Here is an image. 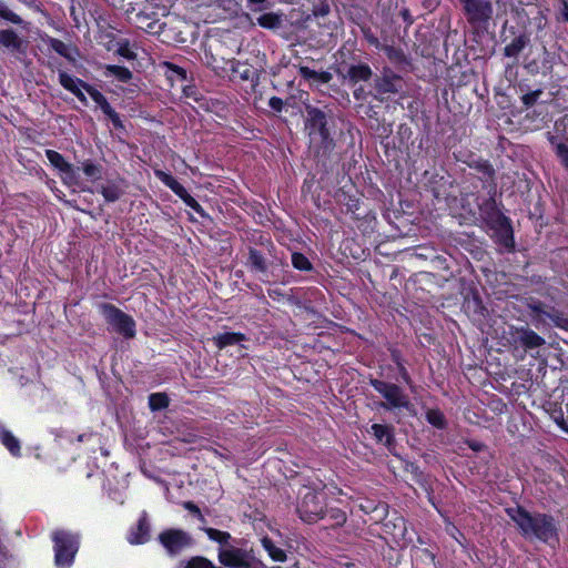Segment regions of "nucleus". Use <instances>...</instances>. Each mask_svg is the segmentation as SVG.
I'll return each instance as SVG.
<instances>
[{"mask_svg":"<svg viewBox=\"0 0 568 568\" xmlns=\"http://www.w3.org/2000/svg\"><path fill=\"white\" fill-rule=\"evenodd\" d=\"M304 128L317 162L325 166V160L336 148L338 116L332 108L307 104Z\"/></svg>","mask_w":568,"mask_h":568,"instance_id":"f257e3e1","label":"nucleus"},{"mask_svg":"<svg viewBox=\"0 0 568 568\" xmlns=\"http://www.w3.org/2000/svg\"><path fill=\"white\" fill-rule=\"evenodd\" d=\"M505 513L515 523L521 537L536 538L545 544L559 541L558 525L554 516L547 513H529L523 506L507 508Z\"/></svg>","mask_w":568,"mask_h":568,"instance_id":"f03ea898","label":"nucleus"},{"mask_svg":"<svg viewBox=\"0 0 568 568\" xmlns=\"http://www.w3.org/2000/svg\"><path fill=\"white\" fill-rule=\"evenodd\" d=\"M369 386L383 398L378 406L385 410L406 412L409 416H416L417 409L405 388L399 384L369 377Z\"/></svg>","mask_w":568,"mask_h":568,"instance_id":"7ed1b4c3","label":"nucleus"},{"mask_svg":"<svg viewBox=\"0 0 568 568\" xmlns=\"http://www.w3.org/2000/svg\"><path fill=\"white\" fill-rule=\"evenodd\" d=\"M506 343L515 356L523 358L527 354L534 355L546 344V339L539 333L532 331L528 324L513 326L506 332Z\"/></svg>","mask_w":568,"mask_h":568,"instance_id":"20e7f679","label":"nucleus"},{"mask_svg":"<svg viewBox=\"0 0 568 568\" xmlns=\"http://www.w3.org/2000/svg\"><path fill=\"white\" fill-rule=\"evenodd\" d=\"M54 565L57 568H70L74 557L79 552L81 536L65 529H57L52 532Z\"/></svg>","mask_w":568,"mask_h":568,"instance_id":"39448f33","label":"nucleus"},{"mask_svg":"<svg viewBox=\"0 0 568 568\" xmlns=\"http://www.w3.org/2000/svg\"><path fill=\"white\" fill-rule=\"evenodd\" d=\"M326 499L327 497L323 489L306 488L297 501L296 513L298 518L306 524H314L323 519Z\"/></svg>","mask_w":568,"mask_h":568,"instance_id":"423d86ee","label":"nucleus"},{"mask_svg":"<svg viewBox=\"0 0 568 568\" xmlns=\"http://www.w3.org/2000/svg\"><path fill=\"white\" fill-rule=\"evenodd\" d=\"M99 312L105 323L119 335L126 339L135 336V322L132 316L125 314L111 303H101Z\"/></svg>","mask_w":568,"mask_h":568,"instance_id":"0eeeda50","label":"nucleus"},{"mask_svg":"<svg viewBox=\"0 0 568 568\" xmlns=\"http://www.w3.org/2000/svg\"><path fill=\"white\" fill-rule=\"evenodd\" d=\"M59 83L63 89L71 92L74 97H77L83 105H88L89 101L84 93L87 91L92 100L99 105L106 98L104 94L99 91L94 85L89 82H85L82 78H73V75H69L63 71H59Z\"/></svg>","mask_w":568,"mask_h":568,"instance_id":"6e6552de","label":"nucleus"},{"mask_svg":"<svg viewBox=\"0 0 568 568\" xmlns=\"http://www.w3.org/2000/svg\"><path fill=\"white\" fill-rule=\"evenodd\" d=\"M568 119L561 118L555 121L554 131L546 133V139L551 146L562 169L568 173Z\"/></svg>","mask_w":568,"mask_h":568,"instance_id":"1a4fd4ad","label":"nucleus"},{"mask_svg":"<svg viewBox=\"0 0 568 568\" xmlns=\"http://www.w3.org/2000/svg\"><path fill=\"white\" fill-rule=\"evenodd\" d=\"M455 160L464 162L468 168L475 170L479 174L483 187L487 189L488 193H496V170L488 159L476 156L474 153H470L467 155V159L455 154Z\"/></svg>","mask_w":568,"mask_h":568,"instance_id":"9d476101","label":"nucleus"},{"mask_svg":"<svg viewBox=\"0 0 568 568\" xmlns=\"http://www.w3.org/2000/svg\"><path fill=\"white\" fill-rule=\"evenodd\" d=\"M405 80L389 68H384L379 75L374 78V98L383 101L385 95L397 94L404 90Z\"/></svg>","mask_w":568,"mask_h":568,"instance_id":"9b49d317","label":"nucleus"},{"mask_svg":"<svg viewBox=\"0 0 568 568\" xmlns=\"http://www.w3.org/2000/svg\"><path fill=\"white\" fill-rule=\"evenodd\" d=\"M154 174L166 187H169L175 195H178L184 202V205L186 207L192 209L202 217L209 216L205 209L187 193L184 186L181 183H179L178 180L171 173H168L162 170H155Z\"/></svg>","mask_w":568,"mask_h":568,"instance_id":"f8f14e48","label":"nucleus"},{"mask_svg":"<svg viewBox=\"0 0 568 568\" xmlns=\"http://www.w3.org/2000/svg\"><path fill=\"white\" fill-rule=\"evenodd\" d=\"M159 541L169 555L175 556L193 544L189 532L181 528H168L159 535Z\"/></svg>","mask_w":568,"mask_h":568,"instance_id":"ddd939ff","label":"nucleus"},{"mask_svg":"<svg viewBox=\"0 0 568 568\" xmlns=\"http://www.w3.org/2000/svg\"><path fill=\"white\" fill-rule=\"evenodd\" d=\"M487 227L491 231L490 237L501 252L513 253L515 251L514 231L508 216H504Z\"/></svg>","mask_w":568,"mask_h":568,"instance_id":"4468645a","label":"nucleus"},{"mask_svg":"<svg viewBox=\"0 0 568 568\" xmlns=\"http://www.w3.org/2000/svg\"><path fill=\"white\" fill-rule=\"evenodd\" d=\"M464 8L467 21L475 27L486 24L493 14L491 3L487 0H458Z\"/></svg>","mask_w":568,"mask_h":568,"instance_id":"2eb2a0df","label":"nucleus"},{"mask_svg":"<svg viewBox=\"0 0 568 568\" xmlns=\"http://www.w3.org/2000/svg\"><path fill=\"white\" fill-rule=\"evenodd\" d=\"M160 8L148 3L134 14L135 26L150 34L163 31L164 23L160 19Z\"/></svg>","mask_w":568,"mask_h":568,"instance_id":"dca6fc26","label":"nucleus"},{"mask_svg":"<svg viewBox=\"0 0 568 568\" xmlns=\"http://www.w3.org/2000/svg\"><path fill=\"white\" fill-rule=\"evenodd\" d=\"M381 523L383 532L388 535L393 541L399 542L406 540L407 520L404 516L396 511H393L392 515L388 513V516L382 519Z\"/></svg>","mask_w":568,"mask_h":568,"instance_id":"f3484780","label":"nucleus"},{"mask_svg":"<svg viewBox=\"0 0 568 568\" xmlns=\"http://www.w3.org/2000/svg\"><path fill=\"white\" fill-rule=\"evenodd\" d=\"M388 353H390V361L395 364V371H397L398 374L397 381L408 386L409 390L416 392L417 386L409 373L408 361L405 358L403 352L398 347L390 346L388 347Z\"/></svg>","mask_w":568,"mask_h":568,"instance_id":"a211bd4d","label":"nucleus"},{"mask_svg":"<svg viewBox=\"0 0 568 568\" xmlns=\"http://www.w3.org/2000/svg\"><path fill=\"white\" fill-rule=\"evenodd\" d=\"M244 265L251 273L262 275L260 280L264 283L270 282L267 278H264L270 271V262L263 252L253 246H248Z\"/></svg>","mask_w":568,"mask_h":568,"instance_id":"6ab92c4d","label":"nucleus"},{"mask_svg":"<svg viewBox=\"0 0 568 568\" xmlns=\"http://www.w3.org/2000/svg\"><path fill=\"white\" fill-rule=\"evenodd\" d=\"M151 539V523L146 511L140 513L138 524L130 527L126 532V541L130 545H144Z\"/></svg>","mask_w":568,"mask_h":568,"instance_id":"aec40b11","label":"nucleus"},{"mask_svg":"<svg viewBox=\"0 0 568 568\" xmlns=\"http://www.w3.org/2000/svg\"><path fill=\"white\" fill-rule=\"evenodd\" d=\"M338 74L348 80L349 84H357L359 81H368L373 77V71L367 63H357L348 65L345 61L339 62Z\"/></svg>","mask_w":568,"mask_h":568,"instance_id":"412c9836","label":"nucleus"},{"mask_svg":"<svg viewBox=\"0 0 568 568\" xmlns=\"http://www.w3.org/2000/svg\"><path fill=\"white\" fill-rule=\"evenodd\" d=\"M247 554L248 551L245 549L230 544L226 547H220L217 558L220 564L226 568H242L246 567L245 558Z\"/></svg>","mask_w":568,"mask_h":568,"instance_id":"4be33fe9","label":"nucleus"},{"mask_svg":"<svg viewBox=\"0 0 568 568\" xmlns=\"http://www.w3.org/2000/svg\"><path fill=\"white\" fill-rule=\"evenodd\" d=\"M369 434L373 436L377 445L384 446L387 452L394 454L396 448V437L394 436V427L387 424H372Z\"/></svg>","mask_w":568,"mask_h":568,"instance_id":"5701e85b","label":"nucleus"},{"mask_svg":"<svg viewBox=\"0 0 568 568\" xmlns=\"http://www.w3.org/2000/svg\"><path fill=\"white\" fill-rule=\"evenodd\" d=\"M358 508L363 514H368L374 523H379L388 516V505L384 501L364 498L358 504Z\"/></svg>","mask_w":568,"mask_h":568,"instance_id":"b1692460","label":"nucleus"},{"mask_svg":"<svg viewBox=\"0 0 568 568\" xmlns=\"http://www.w3.org/2000/svg\"><path fill=\"white\" fill-rule=\"evenodd\" d=\"M479 214L487 226L506 216L497 206L494 192H490L489 197L479 204Z\"/></svg>","mask_w":568,"mask_h":568,"instance_id":"393cba45","label":"nucleus"},{"mask_svg":"<svg viewBox=\"0 0 568 568\" xmlns=\"http://www.w3.org/2000/svg\"><path fill=\"white\" fill-rule=\"evenodd\" d=\"M413 136V129L407 123H402L398 125L397 133H395V138H397L399 146L406 148L408 151L419 154L420 151L423 150V140H419L418 145H415Z\"/></svg>","mask_w":568,"mask_h":568,"instance_id":"a878e982","label":"nucleus"},{"mask_svg":"<svg viewBox=\"0 0 568 568\" xmlns=\"http://www.w3.org/2000/svg\"><path fill=\"white\" fill-rule=\"evenodd\" d=\"M248 337L242 332H223L213 336V343L219 349H224L227 346L240 345L241 349H247L242 342L247 341Z\"/></svg>","mask_w":568,"mask_h":568,"instance_id":"bb28decb","label":"nucleus"},{"mask_svg":"<svg viewBox=\"0 0 568 568\" xmlns=\"http://www.w3.org/2000/svg\"><path fill=\"white\" fill-rule=\"evenodd\" d=\"M124 184V180L122 178H118L116 180L108 181L105 185H102L98 192L102 195L105 203H115L119 199H121L124 194V190L122 185Z\"/></svg>","mask_w":568,"mask_h":568,"instance_id":"cd10ccee","label":"nucleus"},{"mask_svg":"<svg viewBox=\"0 0 568 568\" xmlns=\"http://www.w3.org/2000/svg\"><path fill=\"white\" fill-rule=\"evenodd\" d=\"M231 65V72L233 79H240L241 81H250L254 83L257 79L256 70L245 62H240L236 60L229 61Z\"/></svg>","mask_w":568,"mask_h":568,"instance_id":"c85d7f7f","label":"nucleus"},{"mask_svg":"<svg viewBox=\"0 0 568 568\" xmlns=\"http://www.w3.org/2000/svg\"><path fill=\"white\" fill-rule=\"evenodd\" d=\"M0 47L11 52L23 51V40L11 28L0 30Z\"/></svg>","mask_w":568,"mask_h":568,"instance_id":"c756f323","label":"nucleus"},{"mask_svg":"<svg viewBox=\"0 0 568 568\" xmlns=\"http://www.w3.org/2000/svg\"><path fill=\"white\" fill-rule=\"evenodd\" d=\"M45 156L50 164L57 170H59L62 174H64L65 178H73L74 172L72 164H70L60 152L53 149H47Z\"/></svg>","mask_w":568,"mask_h":568,"instance_id":"7c9ffc66","label":"nucleus"},{"mask_svg":"<svg viewBox=\"0 0 568 568\" xmlns=\"http://www.w3.org/2000/svg\"><path fill=\"white\" fill-rule=\"evenodd\" d=\"M48 44L57 54L64 58L72 65L77 63V55L79 54L77 47L70 48L58 38H49Z\"/></svg>","mask_w":568,"mask_h":568,"instance_id":"2f4dec72","label":"nucleus"},{"mask_svg":"<svg viewBox=\"0 0 568 568\" xmlns=\"http://www.w3.org/2000/svg\"><path fill=\"white\" fill-rule=\"evenodd\" d=\"M161 69L163 70L165 78L171 82V85L174 83H183L184 81H187L186 70L173 62H162Z\"/></svg>","mask_w":568,"mask_h":568,"instance_id":"473e14b6","label":"nucleus"},{"mask_svg":"<svg viewBox=\"0 0 568 568\" xmlns=\"http://www.w3.org/2000/svg\"><path fill=\"white\" fill-rule=\"evenodd\" d=\"M0 444L9 450V454L13 457L21 456V443L12 435V433L6 429L0 424Z\"/></svg>","mask_w":568,"mask_h":568,"instance_id":"72a5a7b5","label":"nucleus"},{"mask_svg":"<svg viewBox=\"0 0 568 568\" xmlns=\"http://www.w3.org/2000/svg\"><path fill=\"white\" fill-rule=\"evenodd\" d=\"M528 310L530 311L532 322L538 325L542 324L545 325L549 314H550V307L549 305H546L541 301H531L527 305Z\"/></svg>","mask_w":568,"mask_h":568,"instance_id":"f704fd0d","label":"nucleus"},{"mask_svg":"<svg viewBox=\"0 0 568 568\" xmlns=\"http://www.w3.org/2000/svg\"><path fill=\"white\" fill-rule=\"evenodd\" d=\"M529 37L526 33H521L515 37L504 48V57L517 59L518 54L528 45Z\"/></svg>","mask_w":568,"mask_h":568,"instance_id":"c9c22d12","label":"nucleus"},{"mask_svg":"<svg viewBox=\"0 0 568 568\" xmlns=\"http://www.w3.org/2000/svg\"><path fill=\"white\" fill-rule=\"evenodd\" d=\"M298 73L302 79L310 83L325 84L332 81V74L328 71H315L308 67H301Z\"/></svg>","mask_w":568,"mask_h":568,"instance_id":"e433bc0d","label":"nucleus"},{"mask_svg":"<svg viewBox=\"0 0 568 568\" xmlns=\"http://www.w3.org/2000/svg\"><path fill=\"white\" fill-rule=\"evenodd\" d=\"M323 519L328 521L326 527L328 528H337L343 526L347 520V515L344 510L337 507L328 508L325 506V511L323 513Z\"/></svg>","mask_w":568,"mask_h":568,"instance_id":"4c0bfd02","label":"nucleus"},{"mask_svg":"<svg viewBox=\"0 0 568 568\" xmlns=\"http://www.w3.org/2000/svg\"><path fill=\"white\" fill-rule=\"evenodd\" d=\"M261 545L264 547L266 554L272 558L275 562H285L287 560V554L284 549L277 547L272 538L268 536H264L261 539Z\"/></svg>","mask_w":568,"mask_h":568,"instance_id":"58836bf2","label":"nucleus"},{"mask_svg":"<svg viewBox=\"0 0 568 568\" xmlns=\"http://www.w3.org/2000/svg\"><path fill=\"white\" fill-rule=\"evenodd\" d=\"M104 77H113L120 83H129L133 75L125 67L106 64L104 65Z\"/></svg>","mask_w":568,"mask_h":568,"instance_id":"ea45409f","label":"nucleus"},{"mask_svg":"<svg viewBox=\"0 0 568 568\" xmlns=\"http://www.w3.org/2000/svg\"><path fill=\"white\" fill-rule=\"evenodd\" d=\"M545 325H550L551 327H557L558 329L568 332V314L557 310L556 307H550V314Z\"/></svg>","mask_w":568,"mask_h":568,"instance_id":"a19ab883","label":"nucleus"},{"mask_svg":"<svg viewBox=\"0 0 568 568\" xmlns=\"http://www.w3.org/2000/svg\"><path fill=\"white\" fill-rule=\"evenodd\" d=\"M426 422L436 429L444 430L447 427V420L444 413L435 407L428 408L425 413Z\"/></svg>","mask_w":568,"mask_h":568,"instance_id":"79ce46f5","label":"nucleus"},{"mask_svg":"<svg viewBox=\"0 0 568 568\" xmlns=\"http://www.w3.org/2000/svg\"><path fill=\"white\" fill-rule=\"evenodd\" d=\"M202 529H204L212 541L217 542L221 547L229 546L230 541L233 539L232 535L226 530H221L214 527H204Z\"/></svg>","mask_w":568,"mask_h":568,"instance_id":"37998d69","label":"nucleus"},{"mask_svg":"<svg viewBox=\"0 0 568 568\" xmlns=\"http://www.w3.org/2000/svg\"><path fill=\"white\" fill-rule=\"evenodd\" d=\"M519 91H521V104L527 109L534 106L544 93L541 88H537L535 90H526L523 83H519Z\"/></svg>","mask_w":568,"mask_h":568,"instance_id":"c03bdc74","label":"nucleus"},{"mask_svg":"<svg viewBox=\"0 0 568 568\" xmlns=\"http://www.w3.org/2000/svg\"><path fill=\"white\" fill-rule=\"evenodd\" d=\"M170 405V397L165 393H152L149 396V406L152 412H159L168 408Z\"/></svg>","mask_w":568,"mask_h":568,"instance_id":"a18cd8bd","label":"nucleus"},{"mask_svg":"<svg viewBox=\"0 0 568 568\" xmlns=\"http://www.w3.org/2000/svg\"><path fill=\"white\" fill-rule=\"evenodd\" d=\"M292 266L294 270L302 272H312L314 266L312 262L301 252H293L291 256Z\"/></svg>","mask_w":568,"mask_h":568,"instance_id":"49530a36","label":"nucleus"},{"mask_svg":"<svg viewBox=\"0 0 568 568\" xmlns=\"http://www.w3.org/2000/svg\"><path fill=\"white\" fill-rule=\"evenodd\" d=\"M562 398L565 400V412L560 408L559 412L556 414L554 413V419L556 424L568 434V386H566V389L562 393Z\"/></svg>","mask_w":568,"mask_h":568,"instance_id":"de8ad7c7","label":"nucleus"},{"mask_svg":"<svg viewBox=\"0 0 568 568\" xmlns=\"http://www.w3.org/2000/svg\"><path fill=\"white\" fill-rule=\"evenodd\" d=\"M82 170L85 176L92 181L100 180L103 173V166L93 160H85L82 162Z\"/></svg>","mask_w":568,"mask_h":568,"instance_id":"09e8293b","label":"nucleus"},{"mask_svg":"<svg viewBox=\"0 0 568 568\" xmlns=\"http://www.w3.org/2000/svg\"><path fill=\"white\" fill-rule=\"evenodd\" d=\"M99 108L103 112L105 116L111 121L114 129H123V123L119 113L111 106L108 99L103 100L102 103L99 104Z\"/></svg>","mask_w":568,"mask_h":568,"instance_id":"8fccbe9b","label":"nucleus"},{"mask_svg":"<svg viewBox=\"0 0 568 568\" xmlns=\"http://www.w3.org/2000/svg\"><path fill=\"white\" fill-rule=\"evenodd\" d=\"M99 108L103 112L105 116L111 121L114 129H123V123L119 113L111 106L108 99L103 100L102 103L99 104Z\"/></svg>","mask_w":568,"mask_h":568,"instance_id":"3c124183","label":"nucleus"},{"mask_svg":"<svg viewBox=\"0 0 568 568\" xmlns=\"http://www.w3.org/2000/svg\"><path fill=\"white\" fill-rule=\"evenodd\" d=\"M224 59H217L211 50H204V64L211 68L215 73L224 70Z\"/></svg>","mask_w":568,"mask_h":568,"instance_id":"603ef678","label":"nucleus"},{"mask_svg":"<svg viewBox=\"0 0 568 568\" xmlns=\"http://www.w3.org/2000/svg\"><path fill=\"white\" fill-rule=\"evenodd\" d=\"M254 244L265 247L266 252H268L271 256H274V253L276 252V245L272 240V236L267 233L261 232L254 241Z\"/></svg>","mask_w":568,"mask_h":568,"instance_id":"864d4df0","label":"nucleus"},{"mask_svg":"<svg viewBox=\"0 0 568 568\" xmlns=\"http://www.w3.org/2000/svg\"><path fill=\"white\" fill-rule=\"evenodd\" d=\"M184 568H221L214 565L213 561L203 557V556H194L191 557L186 562Z\"/></svg>","mask_w":568,"mask_h":568,"instance_id":"5fc2aeb1","label":"nucleus"},{"mask_svg":"<svg viewBox=\"0 0 568 568\" xmlns=\"http://www.w3.org/2000/svg\"><path fill=\"white\" fill-rule=\"evenodd\" d=\"M281 20L277 16V13H262L258 18H257V23L258 26H261L262 28H266V29H274L276 27H278Z\"/></svg>","mask_w":568,"mask_h":568,"instance_id":"6e6d98bb","label":"nucleus"},{"mask_svg":"<svg viewBox=\"0 0 568 568\" xmlns=\"http://www.w3.org/2000/svg\"><path fill=\"white\" fill-rule=\"evenodd\" d=\"M385 53H386L387 58L393 62H397V63L407 62L406 54L403 51V49H400V48L386 47Z\"/></svg>","mask_w":568,"mask_h":568,"instance_id":"4d7b16f0","label":"nucleus"},{"mask_svg":"<svg viewBox=\"0 0 568 568\" xmlns=\"http://www.w3.org/2000/svg\"><path fill=\"white\" fill-rule=\"evenodd\" d=\"M0 17L13 24H22L23 18L19 14L9 10L4 4H0Z\"/></svg>","mask_w":568,"mask_h":568,"instance_id":"13d9d810","label":"nucleus"},{"mask_svg":"<svg viewBox=\"0 0 568 568\" xmlns=\"http://www.w3.org/2000/svg\"><path fill=\"white\" fill-rule=\"evenodd\" d=\"M361 31L363 33L364 39L367 41V43L371 47H374L375 49H379L381 48V42H379L378 38L375 36V33L373 32V30H372V28L369 26L362 24L361 26Z\"/></svg>","mask_w":568,"mask_h":568,"instance_id":"bf43d9fd","label":"nucleus"},{"mask_svg":"<svg viewBox=\"0 0 568 568\" xmlns=\"http://www.w3.org/2000/svg\"><path fill=\"white\" fill-rule=\"evenodd\" d=\"M115 53L126 60H134L136 57L135 53L131 50L129 41L126 39L119 42V47Z\"/></svg>","mask_w":568,"mask_h":568,"instance_id":"052dcab7","label":"nucleus"},{"mask_svg":"<svg viewBox=\"0 0 568 568\" xmlns=\"http://www.w3.org/2000/svg\"><path fill=\"white\" fill-rule=\"evenodd\" d=\"M182 94L185 98L192 99L195 102H199L203 99V94L200 93L195 84H185L182 87Z\"/></svg>","mask_w":568,"mask_h":568,"instance_id":"680f3d73","label":"nucleus"},{"mask_svg":"<svg viewBox=\"0 0 568 568\" xmlns=\"http://www.w3.org/2000/svg\"><path fill=\"white\" fill-rule=\"evenodd\" d=\"M313 14L315 17H326V14H329V3L325 1L317 3L313 8Z\"/></svg>","mask_w":568,"mask_h":568,"instance_id":"e2e57ef3","label":"nucleus"},{"mask_svg":"<svg viewBox=\"0 0 568 568\" xmlns=\"http://www.w3.org/2000/svg\"><path fill=\"white\" fill-rule=\"evenodd\" d=\"M268 106L276 112H282L284 109V101L282 98L274 95L268 99Z\"/></svg>","mask_w":568,"mask_h":568,"instance_id":"0e129e2a","label":"nucleus"},{"mask_svg":"<svg viewBox=\"0 0 568 568\" xmlns=\"http://www.w3.org/2000/svg\"><path fill=\"white\" fill-rule=\"evenodd\" d=\"M245 565L246 567L242 568H267L262 561L255 559L252 555H250V552L245 558Z\"/></svg>","mask_w":568,"mask_h":568,"instance_id":"69168bd1","label":"nucleus"},{"mask_svg":"<svg viewBox=\"0 0 568 568\" xmlns=\"http://www.w3.org/2000/svg\"><path fill=\"white\" fill-rule=\"evenodd\" d=\"M465 444L470 450L474 452H485L487 449V446L484 443L475 439H467Z\"/></svg>","mask_w":568,"mask_h":568,"instance_id":"338daca9","label":"nucleus"},{"mask_svg":"<svg viewBox=\"0 0 568 568\" xmlns=\"http://www.w3.org/2000/svg\"><path fill=\"white\" fill-rule=\"evenodd\" d=\"M183 508L187 510L192 516H201V510L199 507L192 501L183 503Z\"/></svg>","mask_w":568,"mask_h":568,"instance_id":"774afa93","label":"nucleus"}]
</instances>
